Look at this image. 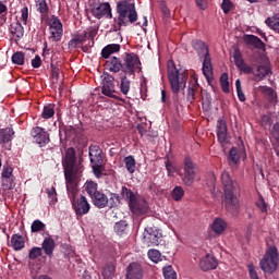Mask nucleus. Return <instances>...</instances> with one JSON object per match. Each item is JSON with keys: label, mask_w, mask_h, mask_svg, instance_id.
I'll return each mask as SVG.
<instances>
[{"label": "nucleus", "mask_w": 279, "mask_h": 279, "mask_svg": "<svg viewBox=\"0 0 279 279\" xmlns=\"http://www.w3.org/2000/svg\"><path fill=\"white\" fill-rule=\"evenodd\" d=\"M62 166L64 169V175L66 182L68 197L70 202L73 203L77 196V186L73 184V180L84 171V166L82 165V159H77V153L75 148L70 147L65 150V156L63 157Z\"/></svg>", "instance_id": "f257e3e1"}, {"label": "nucleus", "mask_w": 279, "mask_h": 279, "mask_svg": "<svg viewBox=\"0 0 279 279\" xmlns=\"http://www.w3.org/2000/svg\"><path fill=\"white\" fill-rule=\"evenodd\" d=\"M105 66L110 73H125L129 76L136 75V71L143 69L141 66V58L134 52H125L122 60L119 57L109 58Z\"/></svg>", "instance_id": "f03ea898"}, {"label": "nucleus", "mask_w": 279, "mask_h": 279, "mask_svg": "<svg viewBox=\"0 0 279 279\" xmlns=\"http://www.w3.org/2000/svg\"><path fill=\"white\" fill-rule=\"evenodd\" d=\"M221 184L223 186V204L225 208L231 215H238L241 207L235 193L239 191V183L230 177V172L223 171L221 174Z\"/></svg>", "instance_id": "7ed1b4c3"}, {"label": "nucleus", "mask_w": 279, "mask_h": 279, "mask_svg": "<svg viewBox=\"0 0 279 279\" xmlns=\"http://www.w3.org/2000/svg\"><path fill=\"white\" fill-rule=\"evenodd\" d=\"M117 17H114L116 27H128L138 21V12H136V4L133 1H118L116 7Z\"/></svg>", "instance_id": "20e7f679"}, {"label": "nucleus", "mask_w": 279, "mask_h": 279, "mask_svg": "<svg viewBox=\"0 0 279 279\" xmlns=\"http://www.w3.org/2000/svg\"><path fill=\"white\" fill-rule=\"evenodd\" d=\"M168 80L170 88L174 95H178L180 90L186 88L187 76L185 73H180V70L175 68L173 61L168 62Z\"/></svg>", "instance_id": "39448f33"}, {"label": "nucleus", "mask_w": 279, "mask_h": 279, "mask_svg": "<svg viewBox=\"0 0 279 279\" xmlns=\"http://www.w3.org/2000/svg\"><path fill=\"white\" fill-rule=\"evenodd\" d=\"M92 202L96 208H117L121 204V196L117 193H109V196L104 194V192L97 193Z\"/></svg>", "instance_id": "423d86ee"}, {"label": "nucleus", "mask_w": 279, "mask_h": 279, "mask_svg": "<svg viewBox=\"0 0 279 279\" xmlns=\"http://www.w3.org/2000/svg\"><path fill=\"white\" fill-rule=\"evenodd\" d=\"M177 173L185 186H193L195 178H197V163H194L191 157H185L183 160V173L180 171Z\"/></svg>", "instance_id": "0eeeda50"}, {"label": "nucleus", "mask_w": 279, "mask_h": 279, "mask_svg": "<svg viewBox=\"0 0 279 279\" xmlns=\"http://www.w3.org/2000/svg\"><path fill=\"white\" fill-rule=\"evenodd\" d=\"M278 247L270 246L259 263L262 271L275 274L276 269H278Z\"/></svg>", "instance_id": "6e6552de"}, {"label": "nucleus", "mask_w": 279, "mask_h": 279, "mask_svg": "<svg viewBox=\"0 0 279 279\" xmlns=\"http://www.w3.org/2000/svg\"><path fill=\"white\" fill-rule=\"evenodd\" d=\"M14 181V168L10 166H3L1 171V186L3 191H12V189L16 186Z\"/></svg>", "instance_id": "1a4fd4ad"}, {"label": "nucleus", "mask_w": 279, "mask_h": 279, "mask_svg": "<svg viewBox=\"0 0 279 279\" xmlns=\"http://www.w3.org/2000/svg\"><path fill=\"white\" fill-rule=\"evenodd\" d=\"M50 38H52L53 43H60L62 40V36L64 34V28L62 26V22L56 15H53L49 23Z\"/></svg>", "instance_id": "9d476101"}, {"label": "nucleus", "mask_w": 279, "mask_h": 279, "mask_svg": "<svg viewBox=\"0 0 279 279\" xmlns=\"http://www.w3.org/2000/svg\"><path fill=\"white\" fill-rule=\"evenodd\" d=\"M160 241H162V233L160 230L154 227L145 229L144 243H146L148 247L160 245Z\"/></svg>", "instance_id": "9b49d317"}, {"label": "nucleus", "mask_w": 279, "mask_h": 279, "mask_svg": "<svg viewBox=\"0 0 279 279\" xmlns=\"http://www.w3.org/2000/svg\"><path fill=\"white\" fill-rule=\"evenodd\" d=\"M31 136L33 137L34 143L39 145V147H45L51 141L49 138V133L40 126H35L31 131Z\"/></svg>", "instance_id": "f8f14e48"}, {"label": "nucleus", "mask_w": 279, "mask_h": 279, "mask_svg": "<svg viewBox=\"0 0 279 279\" xmlns=\"http://www.w3.org/2000/svg\"><path fill=\"white\" fill-rule=\"evenodd\" d=\"M71 204L77 217H84V215H88V213H90V203H88V198L84 195H81Z\"/></svg>", "instance_id": "ddd939ff"}, {"label": "nucleus", "mask_w": 279, "mask_h": 279, "mask_svg": "<svg viewBox=\"0 0 279 279\" xmlns=\"http://www.w3.org/2000/svg\"><path fill=\"white\" fill-rule=\"evenodd\" d=\"M101 93L106 97H111V99H117V96L114 95V93H117L116 86H114V76H112L109 73H105V76L102 78Z\"/></svg>", "instance_id": "4468645a"}, {"label": "nucleus", "mask_w": 279, "mask_h": 279, "mask_svg": "<svg viewBox=\"0 0 279 279\" xmlns=\"http://www.w3.org/2000/svg\"><path fill=\"white\" fill-rule=\"evenodd\" d=\"M92 15L95 19H112V8L109 2H102L98 7L92 9Z\"/></svg>", "instance_id": "2eb2a0df"}, {"label": "nucleus", "mask_w": 279, "mask_h": 279, "mask_svg": "<svg viewBox=\"0 0 279 279\" xmlns=\"http://www.w3.org/2000/svg\"><path fill=\"white\" fill-rule=\"evenodd\" d=\"M130 210L134 215H146L147 210H149V205H147V201L145 198L136 197L130 205Z\"/></svg>", "instance_id": "dca6fc26"}, {"label": "nucleus", "mask_w": 279, "mask_h": 279, "mask_svg": "<svg viewBox=\"0 0 279 279\" xmlns=\"http://www.w3.org/2000/svg\"><path fill=\"white\" fill-rule=\"evenodd\" d=\"M219 262H217V257L215 255L207 254L199 260V268L202 271H210L213 269H217Z\"/></svg>", "instance_id": "f3484780"}, {"label": "nucleus", "mask_w": 279, "mask_h": 279, "mask_svg": "<svg viewBox=\"0 0 279 279\" xmlns=\"http://www.w3.org/2000/svg\"><path fill=\"white\" fill-rule=\"evenodd\" d=\"M202 94V89L199 88V83H197L196 78H193L187 86L186 99L190 104H193L195 99H197V95Z\"/></svg>", "instance_id": "a211bd4d"}, {"label": "nucleus", "mask_w": 279, "mask_h": 279, "mask_svg": "<svg viewBox=\"0 0 279 279\" xmlns=\"http://www.w3.org/2000/svg\"><path fill=\"white\" fill-rule=\"evenodd\" d=\"M126 279H143V267L138 263H131L126 267Z\"/></svg>", "instance_id": "6ab92c4d"}, {"label": "nucleus", "mask_w": 279, "mask_h": 279, "mask_svg": "<svg viewBox=\"0 0 279 279\" xmlns=\"http://www.w3.org/2000/svg\"><path fill=\"white\" fill-rule=\"evenodd\" d=\"M218 142L223 144L228 138V124L226 120H218L216 126Z\"/></svg>", "instance_id": "aec40b11"}, {"label": "nucleus", "mask_w": 279, "mask_h": 279, "mask_svg": "<svg viewBox=\"0 0 279 279\" xmlns=\"http://www.w3.org/2000/svg\"><path fill=\"white\" fill-rule=\"evenodd\" d=\"M104 150H101V148L97 145H90L89 146V160L90 163H99V162H104Z\"/></svg>", "instance_id": "412c9836"}, {"label": "nucleus", "mask_w": 279, "mask_h": 279, "mask_svg": "<svg viewBox=\"0 0 279 279\" xmlns=\"http://www.w3.org/2000/svg\"><path fill=\"white\" fill-rule=\"evenodd\" d=\"M121 51V45L119 44H109L105 46L101 50V58L105 60H110L112 53H119Z\"/></svg>", "instance_id": "4be33fe9"}, {"label": "nucleus", "mask_w": 279, "mask_h": 279, "mask_svg": "<svg viewBox=\"0 0 279 279\" xmlns=\"http://www.w3.org/2000/svg\"><path fill=\"white\" fill-rule=\"evenodd\" d=\"M87 37H88V33L86 31L83 32L82 34L74 36V38H72L68 44L69 48L80 49V47H82V45L86 43Z\"/></svg>", "instance_id": "5701e85b"}, {"label": "nucleus", "mask_w": 279, "mask_h": 279, "mask_svg": "<svg viewBox=\"0 0 279 279\" xmlns=\"http://www.w3.org/2000/svg\"><path fill=\"white\" fill-rule=\"evenodd\" d=\"M113 230L118 236H128L130 234V223L126 220H120L114 223Z\"/></svg>", "instance_id": "b1692460"}, {"label": "nucleus", "mask_w": 279, "mask_h": 279, "mask_svg": "<svg viewBox=\"0 0 279 279\" xmlns=\"http://www.w3.org/2000/svg\"><path fill=\"white\" fill-rule=\"evenodd\" d=\"M128 75L130 74H126V73L119 74L120 92L122 93V95H129L130 88H132V81L128 78Z\"/></svg>", "instance_id": "393cba45"}, {"label": "nucleus", "mask_w": 279, "mask_h": 279, "mask_svg": "<svg viewBox=\"0 0 279 279\" xmlns=\"http://www.w3.org/2000/svg\"><path fill=\"white\" fill-rule=\"evenodd\" d=\"M210 228L215 234H223L226 228H228V222L223 218H215Z\"/></svg>", "instance_id": "a878e982"}, {"label": "nucleus", "mask_w": 279, "mask_h": 279, "mask_svg": "<svg viewBox=\"0 0 279 279\" xmlns=\"http://www.w3.org/2000/svg\"><path fill=\"white\" fill-rule=\"evenodd\" d=\"M41 250H44L46 256H49V258H51V256H53V250H56V241L53 240V238H45L41 244Z\"/></svg>", "instance_id": "bb28decb"}, {"label": "nucleus", "mask_w": 279, "mask_h": 279, "mask_svg": "<svg viewBox=\"0 0 279 279\" xmlns=\"http://www.w3.org/2000/svg\"><path fill=\"white\" fill-rule=\"evenodd\" d=\"M191 45L196 51L198 58H204V54L208 52V46L201 39H193Z\"/></svg>", "instance_id": "cd10ccee"}, {"label": "nucleus", "mask_w": 279, "mask_h": 279, "mask_svg": "<svg viewBox=\"0 0 279 279\" xmlns=\"http://www.w3.org/2000/svg\"><path fill=\"white\" fill-rule=\"evenodd\" d=\"M10 32L12 36H15V43L25 36V28L19 21L11 24Z\"/></svg>", "instance_id": "c85d7f7f"}, {"label": "nucleus", "mask_w": 279, "mask_h": 279, "mask_svg": "<svg viewBox=\"0 0 279 279\" xmlns=\"http://www.w3.org/2000/svg\"><path fill=\"white\" fill-rule=\"evenodd\" d=\"M11 246L15 252H21L25 247V239L21 234H13L11 236Z\"/></svg>", "instance_id": "c756f323"}, {"label": "nucleus", "mask_w": 279, "mask_h": 279, "mask_svg": "<svg viewBox=\"0 0 279 279\" xmlns=\"http://www.w3.org/2000/svg\"><path fill=\"white\" fill-rule=\"evenodd\" d=\"M12 136H14V130L12 128L1 129L0 145H5V143H10V141H12Z\"/></svg>", "instance_id": "7c9ffc66"}, {"label": "nucleus", "mask_w": 279, "mask_h": 279, "mask_svg": "<svg viewBox=\"0 0 279 279\" xmlns=\"http://www.w3.org/2000/svg\"><path fill=\"white\" fill-rule=\"evenodd\" d=\"M246 45H252L255 49H265V43L256 35H248L246 38Z\"/></svg>", "instance_id": "2f4dec72"}, {"label": "nucleus", "mask_w": 279, "mask_h": 279, "mask_svg": "<svg viewBox=\"0 0 279 279\" xmlns=\"http://www.w3.org/2000/svg\"><path fill=\"white\" fill-rule=\"evenodd\" d=\"M120 193H121L122 199L128 202L129 206L137 197L136 194H134L128 186H122Z\"/></svg>", "instance_id": "473e14b6"}, {"label": "nucleus", "mask_w": 279, "mask_h": 279, "mask_svg": "<svg viewBox=\"0 0 279 279\" xmlns=\"http://www.w3.org/2000/svg\"><path fill=\"white\" fill-rule=\"evenodd\" d=\"M56 117V105L49 104L44 106L43 112H41V119H53Z\"/></svg>", "instance_id": "72a5a7b5"}, {"label": "nucleus", "mask_w": 279, "mask_h": 279, "mask_svg": "<svg viewBox=\"0 0 279 279\" xmlns=\"http://www.w3.org/2000/svg\"><path fill=\"white\" fill-rule=\"evenodd\" d=\"M85 191H86L87 195H89L90 199H93L95 197V195L100 192L98 190L97 183H95L93 181H87L85 183Z\"/></svg>", "instance_id": "f704fd0d"}, {"label": "nucleus", "mask_w": 279, "mask_h": 279, "mask_svg": "<svg viewBox=\"0 0 279 279\" xmlns=\"http://www.w3.org/2000/svg\"><path fill=\"white\" fill-rule=\"evenodd\" d=\"M269 73H271V70L269 68L265 65H258L256 71L253 72V75H255L257 80H265V77H267Z\"/></svg>", "instance_id": "c9c22d12"}, {"label": "nucleus", "mask_w": 279, "mask_h": 279, "mask_svg": "<svg viewBox=\"0 0 279 279\" xmlns=\"http://www.w3.org/2000/svg\"><path fill=\"white\" fill-rule=\"evenodd\" d=\"M125 169L130 173H134L136 171V159H134V156L130 155L124 158Z\"/></svg>", "instance_id": "e433bc0d"}, {"label": "nucleus", "mask_w": 279, "mask_h": 279, "mask_svg": "<svg viewBox=\"0 0 279 279\" xmlns=\"http://www.w3.org/2000/svg\"><path fill=\"white\" fill-rule=\"evenodd\" d=\"M13 64H17L19 66H23L25 64V53L22 51L14 52L11 57Z\"/></svg>", "instance_id": "4c0bfd02"}, {"label": "nucleus", "mask_w": 279, "mask_h": 279, "mask_svg": "<svg viewBox=\"0 0 279 279\" xmlns=\"http://www.w3.org/2000/svg\"><path fill=\"white\" fill-rule=\"evenodd\" d=\"M171 197L174 202H180L184 197V189L180 185L174 186L171 192Z\"/></svg>", "instance_id": "58836bf2"}, {"label": "nucleus", "mask_w": 279, "mask_h": 279, "mask_svg": "<svg viewBox=\"0 0 279 279\" xmlns=\"http://www.w3.org/2000/svg\"><path fill=\"white\" fill-rule=\"evenodd\" d=\"M37 12L45 16L49 14V5L47 4V0H38L37 1Z\"/></svg>", "instance_id": "ea45409f"}, {"label": "nucleus", "mask_w": 279, "mask_h": 279, "mask_svg": "<svg viewBox=\"0 0 279 279\" xmlns=\"http://www.w3.org/2000/svg\"><path fill=\"white\" fill-rule=\"evenodd\" d=\"M233 62L236 69L245 63V60H243V54L241 53V50L239 48H236L233 52Z\"/></svg>", "instance_id": "a19ab883"}, {"label": "nucleus", "mask_w": 279, "mask_h": 279, "mask_svg": "<svg viewBox=\"0 0 279 279\" xmlns=\"http://www.w3.org/2000/svg\"><path fill=\"white\" fill-rule=\"evenodd\" d=\"M162 274L165 279H178V274L172 266H166L162 268Z\"/></svg>", "instance_id": "79ce46f5"}, {"label": "nucleus", "mask_w": 279, "mask_h": 279, "mask_svg": "<svg viewBox=\"0 0 279 279\" xmlns=\"http://www.w3.org/2000/svg\"><path fill=\"white\" fill-rule=\"evenodd\" d=\"M114 271H117L114 265L107 264L102 270V276L105 279H112V276H114Z\"/></svg>", "instance_id": "37998d69"}, {"label": "nucleus", "mask_w": 279, "mask_h": 279, "mask_svg": "<svg viewBox=\"0 0 279 279\" xmlns=\"http://www.w3.org/2000/svg\"><path fill=\"white\" fill-rule=\"evenodd\" d=\"M45 228H47V225H45L43 221L40 220H34L32 226H31V232H43L45 231Z\"/></svg>", "instance_id": "c03bdc74"}, {"label": "nucleus", "mask_w": 279, "mask_h": 279, "mask_svg": "<svg viewBox=\"0 0 279 279\" xmlns=\"http://www.w3.org/2000/svg\"><path fill=\"white\" fill-rule=\"evenodd\" d=\"M229 160L233 162V165H238L239 160H241V155H239V149L236 147H232L229 151Z\"/></svg>", "instance_id": "a18cd8bd"}, {"label": "nucleus", "mask_w": 279, "mask_h": 279, "mask_svg": "<svg viewBox=\"0 0 279 279\" xmlns=\"http://www.w3.org/2000/svg\"><path fill=\"white\" fill-rule=\"evenodd\" d=\"M228 80H229L228 73H223L220 76V86L225 93H230V82Z\"/></svg>", "instance_id": "49530a36"}, {"label": "nucleus", "mask_w": 279, "mask_h": 279, "mask_svg": "<svg viewBox=\"0 0 279 279\" xmlns=\"http://www.w3.org/2000/svg\"><path fill=\"white\" fill-rule=\"evenodd\" d=\"M40 256H43V248L38 247V246H34L33 248H31V251L28 252V258L31 260H36V258H40Z\"/></svg>", "instance_id": "de8ad7c7"}, {"label": "nucleus", "mask_w": 279, "mask_h": 279, "mask_svg": "<svg viewBox=\"0 0 279 279\" xmlns=\"http://www.w3.org/2000/svg\"><path fill=\"white\" fill-rule=\"evenodd\" d=\"M162 254H160V251L158 250H149L148 251V258L153 263H160Z\"/></svg>", "instance_id": "09e8293b"}, {"label": "nucleus", "mask_w": 279, "mask_h": 279, "mask_svg": "<svg viewBox=\"0 0 279 279\" xmlns=\"http://www.w3.org/2000/svg\"><path fill=\"white\" fill-rule=\"evenodd\" d=\"M92 169L94 175H96L97 178H101V175L104 174V162L92 163Z\"/></svg>", "instance_id": "8fccbe9b"}, {"label": "nucleus", "mask_w": 279, "mask_h": 279, "mask_svg": "<svg viewBox=\"0 0 279 279\" xmlns=\"http://www.w3.org/2000/svg\"><path fill=\"white\" fill-rule=\"evenodd\" d=\"M235 90L238 94L239 101H245V94L243 93V88L241 87V80L235 81Z\"/></svg>", "instance_id": "3c124183"}, {"label": "nucleus", "mask_w": 279, "mask_h": 279, "mask_svg": "<svg viewBox=\"0 0 279 279\" xmlns=\"http://www.w3.org/2000/svg\"><path fill=\"white\" fill-rule=\"evenodd\" d=\"M201 98L203 104H206L207 106H210V104H213V97L207 90L201 89Z\"/></svg>", "instance_id": "603ef678"}, {"label": "nucleus", "mask_w": 279, "mask_h": 279, "mask_svg": "<svg viewBox=\"0 0 279 279\" xmlns=\"http://www.w3.org/2000/svg\"><path fill=\"white\" fill-rule=\"evenodd\" d=\"M232 8H234V4L231 0H222L221 9L225 14H229L232 11Z\"/></svg>", "instance_id": "864d4df0"}, {"label": "nucleus", "mask_w": 279, "mask_h": 279, "mask_svg": "<svg viewBox=\"0 0 279 279\" xmlns=\"http://www.w3.org/2000/svg\"><path fill=\"white\" fill-rule=\"evenodd\" d=\"M46 193L52 204L58 202V193L56 192V187L46 189Z\"/></svg>", "instance_id": "5fc2aeb1"}, {"label": "nucleus", "mask_w": 279, "mask_h": 279, "mask_svg": "<svg viewBox=\"0 0 279 279\" xmlns=\"http://www.w3.org/2000/svg\"><path fill=\"white\" fill-rule=\"evenodd\" d=\"M238 69L241 71V73H244L245 75H252V73L254 74V69L245 62Z\"/></svg>", "instance_id": "6e6d98bb"}, {"label": "nucleus", "mask_w": 279, "mask_h": 279, "mask_svg": "<svg viewBox=\"0 0 279 279\" xmlns=\"http://www.w3.org/2000/svg\"><path fill=\"white\" fill-rule=\"evenodd\" d=\"M256 206L260 210V213H267V203L265 202V198L262 195L256 202Z\"/></svg>", "instance_id": "4d7b16f0"}, {"label": "nucleus", "mask_w": 279, "mask_h": 279, "mask_svg": "<svg viewBox=\"0 0 279 279\" xmlns=\"http://www.w3.org/2000/svg\"><path fill=\"white\" fill-rule=\"evenodd\" d=\"M29 19V9L24 7L21 9V21L24 25H27V20Z\"/></svg>", "instance_id": "13d9d810"}, {"label": "nucleus", "mask_w": 279, "mask_h": 279, "mask_svg": "<svg viewBox=\"0 0 279 279\" xmlns=\"http://www.w3.org/2000/svg\"><path fill=\"white\" fill-rule=\"evenodd\" d=\"M201 60H203V66H213V61L210 59V52H205V54H203V58H201Z\"/></svg>", "instance_id": "bf43d9fd"}, {"label": "nucleus", "mask_w": 279, "mask_h": 279, "mask_svg": "<svg viewBox=\"0 0 279 279\" xmlns=\"http://www.w3.org/2000/svg\"><path fill=\"white\" fill-rule=\"evenodd\" d=\"M203 74L205 75L206 80L213 77V65H203Z\"/></svg>", "instance_id": "052dcab7"}, {"label": "nucleus", "mask_w": 279, "mask_h": 279, "mask_svg": "<svg viewBox=\"0 0 279 279\" xmlns=\"http://www.w3.org/2000/svg\"><path fill=\"white\" fill-rule=\"evenodd\" d=\"M166 169H167L168 175L173 177V174L175 173V166H173L171 161H166Z\"/></svg>", "instance_id": "680f3d73"}, {"label": "nucleus", "mask_w": 279, "mask_h": 279, "mask_svg": "<svg viewBox=\"0 0 279 279\" xmlns=\"http://www.w3.org/2000/svg\"><path fill=\"white\" fill-rule=\"evenodd\" d=\"M40 64H43V60L40 59V56L36 54L32 60V66L33 69H40Z\"/></svg>", "instance_id": "e2e57ef3"}, {"label": "nucleus", "mask_w": 279, "mask_h": 279, "mask_svg": "<svg viewBox=\"0 0 279 279\" xmlns=\"http://www.w3.org/2000/svg\"><path fill=\"white\" fill-rule=\"evenodd\" d=\"M248 276H250V279H260V278H258V274L256 272V268H254V266L252 264L248 265Z\"/></svg>", "instance_id": "0e129e2a"}, {"label": "nucleus", "mask_w": 279, "mask_h": 279, "mask_svg": "<svg viewBox=\"0 0 279 279\" xmlns=\"http://www.w3.org/2000/svg\"><path fill=\"white\" fill-rule=\"evenodd\" d=\"M51 68V75L54 77V80H59L60 77V69L53 64L50 65Z\"/></svg>", "instance_id": "69168bd1"}, {"label": "nucleus", "mask_w": 279, "mask_h": 279, "mask_svg": "<svg viewBox=\"0 0 279 279\" xmlns=\"http://www.w3.org/2000/svg\"><path fill=\"white\" fill-rule=\"evenodd\" d=\"M197 8L201 9V10H206L208 8V3L206 0H194Z\"/></svg>", "instance_id": "338daca9"}, {"label": "nucleus", "mask_w": 279, "mask_h": 279, "mask_svg": "<svg viewBox=\"0 0 279 279\" xmlns=\"http://www.w3.org/2000/svg\"><path fill=\"white\" fill-rule=\"evenodd\" d=\"M260 90H262V93H264V95H268L269 97H274V89L271 87L262 86Z\"/></svg>", "instance_id": "774afa93"}]
</instances>
